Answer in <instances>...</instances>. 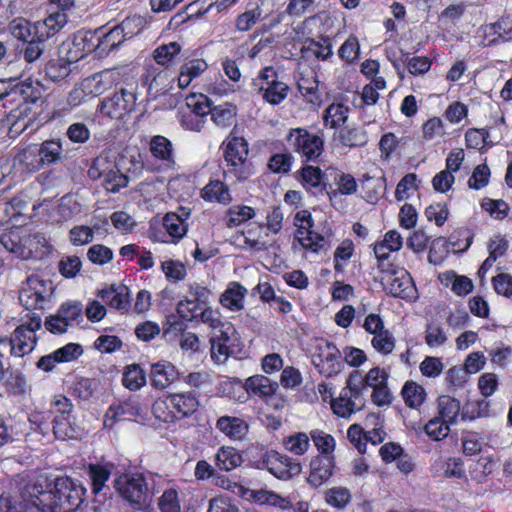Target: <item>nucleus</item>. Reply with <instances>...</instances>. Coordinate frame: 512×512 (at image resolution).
<instances>
[{"label": "nucleus", "instance_id": "0e129e2a", "mask_svg": "<svg viewBox=\"0 0 512 512\" xmlns=\"http://www.w3.org/2000/svg\"><path fill=\"white\" fill-rule=\"evenodd\" d=\"M481 207L487 211L491 217L497 220L504 219L510 210L509 205L501 199L493 200L485 198L481 203Z\"/></svg>", "mask_w": 512, "mask_h": 512}, {"label": "nucleus", "instance_id": "69168bd1", "mask_svg": "<svg viewBox=\"0 0 512 512\" xmlns=\"http://www.w3.org/2000/svg\"><path fill=\"white\" fill-rule=\"evenodd\" d=\"M71 72L70 62L63 59L49 62L46 66V76L53 82L65 79Z\"/></svg>", "mask_w": 512, "mask_h": 512}, {"label": "nucleus", "instance_id": "412c9836", "mask_svg": "<svg viewBox=\"0 0 512 512\" xmlns=\"http://www.w3.org/2000/svg\"><path fill=\"white\" fill-rule=\"evenodd\" d=\"M149 376L151 385L163 390L178 378V372L174 365L164 361L152 364Z\"/></svg>", "mask_w": 512, "mask_h": 512}, {"label": "nucleus", "instance_id": "9d476101", "mask_svg": "<svg viewBox=\"0 0 512 512\" xmlns=\"http://www.w3.org/2000/svg\"><path fill=\"white\" fill-rule=\"evenodd\" d=\"M260 465L276 478L282 480L290 479L301 472V465L297 460L280 454L275 450H270L263 454Z\"/></svg>", "mask_w": 512, "mask_h": 512}, {"label": "nucleus", "instance_id": "9b49d317", "mask_svg": "<svg viewBox=\"0 0 512 512\" xmlns=\"http://www.w3.org/2000/svg\"><path fill=\"white\" fill-rule=\"evenodd\" d=\"M49 283L38 276H29L19 292V301L27 309H42L49 296Z\"/></svg>", "mask_w": 512, "mask_h": 512}, {"label": "nucleus", "instance_id": "4468645a", "mask_svg": "<svg viewBox=\"0 0 512 512\" xmlns=\"http://www.w3.org/2000/svg\"><path fill=\"white\" fill-rule=\"evenodd\" d=\"M384 289L394 297L412 298L415 292L412 278L405 269H398L395 274L381 278Z\"/></svg>", "mask_w": 512, "mask_h": 512}, {"label": "nucleus", "instance_id": "3c124183", "mask_svg": "<svg viewBox=\"0 0 512 512\" xmlns=\"http://www.w3.org/2000/svg\"><path fill=\"white\" fill-rule=\"evenodd\" d=\"M115 166V163L110 161L108 156L99 155L93 160L88 169V176L92 180H98L103 178L109 171L115 168Z\"/></svg>", "mask_w": 512, "mask_h": 512}, {"label": "nucleus", "instance_id": "423d86ee", "mask_svg": "<svg viewBox=\"0 0 512 512\" xmlns=\"http://www.w3.org/2000/svg\"><path fill=\"white\" fill-rule=\"evenodd\" d=\"M289 147L305 157L306 160L318 158L324 149V141L321 136L312 134L304 128L291 129L286 137Z\"/></svg>", "mask_w": 512, "mask_h": 512}, {"label": "nucleus", "instance_id": "ea45409f", "mask_svg": "<svg viewBox=\"0 0 512 512\" xmlns=\"http://www.w3.org/2000/svg\"><path fill=\"white\" fill-rule=\"evenodd\" d=\"M87 473L92 483L93 493L98 494L106 487V482L110 478L111 470L107 466L90 464Z\"/></svg>", "mask_w": 512, "mask_h": 512}, {"label": "nucleus", "instance_id": "8fccbe9b", "mask_svg": "<svg viewBox=\"0 0 512 512\" xmlns=\"http://www.w3.org/2000/svg\"><path fill=\"white\" fill-rule=\"evenodd\" d=\"M181 51V45L178 42H170L160 45L154 51V60L157 64L166 66Z\"/></svg>", "mask_w": 512, "mask_h": 512}, {"label": "nucleus", "instance_id": "680f3d73", "mask_svg": "<svg viewBox=\"0 0 512 512\" xmlns=\"http://www.w3.org/2000/svg\"><path fill=\"white\" fill-rule=\"evenodd\" d=\"M87 258L95 265H105L113 259V251L102 244H94L88 249Z\"/></svg>", "mask_w": 512, "mask_h": 512}, {"label": "nucleus", "instance_id": "13d9d810", "mask_svg": "<svg viewBox=\"0 0 512 512\" xmlns=\"http://www.w3.org/2000/svg\"><path fill=\"white\" fill-rule=\"evenodd\" d=\"M161 269L166 278L173 282L182 281L187 275L185 265L177 260H166L162 262Z\"/></svg>", "mask_w": 512, "mask_h": 512}, {"label": "nucleus", "instance_id": "ddd939ff", "mask_svg": "<svg viewBox=\"0 0 512 512\" xmlns=\"http://www.w3.org/2000/svg\"><path fill=\"white\" fill-rule=\"evenodd\" d=\"M235 333L236 331L231 323H225L222 328L214 332V335L210 339L211 358L214 361L223 363L234 353Z\"/></svg>", "mask_w": 512, "mask_h": 512}, {"label": "nucleus", "instance_id": "20e7f679", "mask_svg": "<svg viewBox=\"0 0 512 512\" xmlns=\"http://www.w3.org/2000/svg\"><path fill=\"white\" fill-rule=\"evenodd\" d=\"M224 159L227 163L228 173L234 174L238 180L248 178L250 172L247 167L248 143L243 137L231 133L223 142Z\"/></svg>", "mask_w": 512, "mask_h": 512}, {"label": "nucleus", "instance_id": "6e6552de", "mask_svg": "<svg viewBox=\"0 0 512 512\" xmlns=\"http://www.w3.org/2000/svg\"><path fill=\"white\" fill-rule=\"evenodd\" d=\"M83 320V305L79 301L63 303L55 315L49 316L44 325L53 334L65 333L68 327Z\"/></svg>", "mask_w": 512, "mask_h": 512}, {"label": "nucleus", "instance_id": "de8ad7c7", "mask_svg": "<svg viewBox=\"0 0 512 512\" xmlns=\"http://www.w3.org/2000/svg\"><path fill=\"white\" fill-rule=\"evenodd\" d=\"M288 91L286 83L277 81L265 87L263 99L272 105H278L287 97Z\"/></svg>", "mask_w": 512, "mask_h": 512}, {"label": "nucleus", "instance_id": "58836bf2", "mask_svg": "<svg viewBox=\"0 0 512 512\" xmlns=\"http://www.w3.org/2000/svg\"><path fill=\"white\" fill-rule=\"evenodd\" d=\"M22 503L19 508L12 506L11 501L8 497L0 496V512H44L40 509L37 503H33L34 497H28L26 495V488L24 487L22 493Z\"/></svg>", "mask_w": 512, "mask_h": 512}, {"label": "nucleus", "instance_id": "bb28decb", "mask_svg": "<svg viewBox=\"0 0 512 512\" xmlns=\"http://www.w3.org/2000/svg\"><path fill=\"white\" fill-rule=\"evenodd\" d=\"M208 68L204 59H191L183 63L178 76V86L181 89L187 88L193 79L199 77Z\"/></svg>", "mask_w": 512, "mask_h": 512}, {"label": "nucleus", "instance_id": "c9c22d12", "mask_svg": "<svg viewBox=\"0 0 512 512\" xmlns=\"http://www.w3.org/2000/svg\"><path fill=\"white\" fill-rule=\"evenodd\" d=\"M439 417L449 424H454L460 413V402L448 395H442L438 398Z\"/></svg>", "mask_w": 512, "mask_h": 512}, {"label": "nucleus", "instance_id": "338daca9", "mask_svg": "<svg viewBox=\"0 0 512 512\" xmlns=\"http://www.w3.org/2000/svg\"><path fill=\"white\" fill-rule=\"evenodd\" d=\"M186 108V112L193 113L203 119L211 111V108L207 102V98L202 94L199 96L191 95L187 97Z\"/></svg>", "mask_w": 512, "mask_h": 512}, {"label": "nucleus", "instance_id": "e2e57ef3", "mask_svg": "<svg viewBox=\"0 0 512 512\" xmlns=\"http://www.w3.org/2000/svg\"><path fill=\"white\" fill-rule=\"evenodd\" d=\"M328 504L343 509L351 501V493L345 487H333L326 492Z\"/></svg>", "mask_w": 512, "mask_h": 512}, {"label": "nucleus", "instance_id": "7ed1b4c3", "mask_svg": "<svg viewBox=\"0 0 512 512\" xmlns=\"http://www.w3.org/2000/svg\"><path fill=\"white\" fill-rule=\"evenodd\" d=\"M1 243L6 250L23 260L42 259L52 248L45 235L39 232L21 234L18 231H11L1 238Z\"/></svg>", "mask_w": 512, "mask_h": 512}, {"label": "nucleus", "instance_id": "603ef678", "mask_svg": "<svg viewBox=\"0 0 512 512\" xmlns=\"http://www.w3.org/2000/svg\"><path fill=\"white\" fill-rule=\"evenodd\" d=\"M449 425V423L437 416L428 421L424 430L431 439L439 441L448 436L450 431Z\"/></svg>", "mask_w": 512, "mask_h": 512}, {"label": "nucleus", "instance_id": "a19ab883", "mask_svg": "<svg viewBox=\"0 0 512 512\" xmlns=\"http://www.w3.org/2000/svg\"><path fill=\"white\" fill-rule=\"evenodd\" d=\"M122 383L129 390L136 391L146 383L145 372L138 364L129 365L123 373Z\"/></svg>", "mask_w": 512, "mask_h": 512}, {"label": "nucleus", "instance_id": "5fc2aeb1", "mask_svg": "<svg viewBox=\"0 0 512 512\" xmlns=\"http://www.w3.org/2000/svg\"><path fill=\"white\" fill-rule=\"evenodd\" d=\"M202 308L200 304L185 297L177 303L176 312L182 320L192 322L198 320V314Z\"/></svg>", "mask_w": 512, "mask_h": 512}, {"label": "nucleus", "instance_id": "f8f14e48", "mask_svg": "<svg viewBox=\"0 0 512 512\" xmlns=\"http://www.w3.org/2000/svg\"><path fill=\"white\" fill-rule=\"evenodd\" d=\"M146 414V407L141 404L138 398H129L123 402L112 404L108 408L105 414L104 426L112 428L117 421L131 418L144 420Z\"/></svg>", "mask_w": 512, "mask_h": 512}, {"label": "nucleus", "instance_id": "2f4dec72", "mask_svg": "<svg viewBox=\"0 0 512 512\" xmlns=\"http://www.w3.org/2000/svg\"><path fill=\"white\" fill-rule=\"evenodd\" d=\"M46 48L47 40L37 35L33 30V36L30 40L22 44L20 52L27 63H33L41 58Z\"/></svg>", "mask_w": 512, "mask_h": 512}, {"label": "nucleus", "instance_id": "dca6fc26", "mask_svg": "<svg viewBox=\"0 0 512 512\" xmlns=\"http://www.w3.org/2000/svg\"><path fill=\"white\" fill-rule=\"evenodd\" d=\"M1 343L10 345L12 355L23 357L35 348L36 336L27 331L25 325H20L14 330L9 340H2Z\"/></svg>", "mask_w": 512, "mask_h": 512}, {"label": "nucleus", "instance_id": "a878e982", "mask_svg": "<svg viewBox=\"0 0 512 512\" xmlns=\"http://www.w3.org/2000/svg\"><path fill=\"white\" fill-rule=\"evenodd\" d=\"M244 495L247 499L253 500L260 505H270L281 510H287L292 507L288 498L282 497L273 491L265 489L247 490Z\"/></svg>", "mask_w": 512, "mask_h": 512}, {"label": "nucleus", "instance_id": "4d7b16f0", "mask_svg": "<svg viewBox=\"0 0 512 512\" xmlns=\"http://www.w3.org/2000/svg\"><path fill=\"white\" fill-rule=\"evenodd\" d=\"M371 345L377 352L387 355L390 354L395 347V338L388 329H385L373 336Z\"/></svg>", "mask_w": 512, "mask_h": 512}, {"label": "nucleus", "instance_id": "72a5a7b5", "mask_svg": "<svg viewBox=\"0 0 512 512\" xmlns=\"http://www.w3.org/2000/svg\"><path fill=\"white\" fill-rule=\"evenodd\" d=\"M301 52L307 56H314L318 60H327L332 56V43L330 38L324 37L320 41L309 39L302 47Z\"/></svg>", "mask_w": 512, "mask_h": 512}, {"label": "nucleus", "instance_id": "e433bc0d", "mask_svg": "<svg viewBox=\"0 0 512 512\" xmlns=\"http://www.w3.org/2000/svg\"><path fill=\"white\" fill-rule=\"evenodd\" d=\"M349 108L342 103L330 104L323 116L324 125L330 128H338L343 125L348 117Z\"/></svg>", "mask_w": 512, "mask_h": 512}, {"label": "nucleus", "instance_id": "2eb2a0df", "mask_svg": "<svg viewBox=\"0 0 512 512\" xmlns=\"http://www.w3.org/2000/svg\"><path fill=\"white\" fill-rule=\"evenodd\" d=\"M334 456H316L310 463V474L307 482L313 487H319L333 475Z\"/></svg>", "mask_w": 512, "mask_h": 512}, {"label": "nucleus", "instance_id": "7c9ffc66", "mask_svg": "<svg viewBox=\"0 0 512 512\" xmlns=\"http://www.w3.org/2000/svg\"><path fill=\"white\" fill-rule=\"evenodd\" d=\"M245 388L248 393L259 397H267L276 392L278 383L264 375H254L246 379Z\"/></svg>", "mask_w": 512, "mask_h": 512}, {"label": "nucleus", "instance_id": "052dcab7", "mask_svg": "<svg viewBox=\"0 0 512 512\" xmlns=\"http://www.w3.org/2000/svg\"><path fill=\"white\" fill-rule=\"evenodd\" d=\"M158 507L161 512H181L177 490L166 489L158 499Z\"/></svg>", "mask_w": 512, "mask_h": 512}, {"label": "nucleus", "instance_id": "c85d7f7f", "mask_svg": "<svg viewBox=\"0 0 512 512\" xmlns=\"http://www.w3.org/2000/svg\"><path fill=\"white\" fill-rule=\"evenodd\" d=\"M247 289L238 282H231L220 297V303L231 311H240L244 307Z\"/></svg>", "mask_w": 512, "mask_h": 512}, {"label": "nucleus", "instance_id": "f03ea898", "mask_svg": "<svg viewBox=\"0 0 512 512\" xmlns=\"http://www.w3.org/2000/svg\"><path fill=\"white\" fill-rule=\"evenodd\" d=\"M43 85L40 81L28 78L22 82L17 83L9 90V97H13V100L17 96L23 98V102L12 109L7 116V122L10 124V133L20 134L23 132L31 118L25 121L30 111L29 104H35L42 98Z\"/></svg>", "mask_w": 512, "mask_h": 512}, {"label": "nucleus", "instance_id": "b1692460", "mask_svg": "<svg viewBox=\"0 0 512 512\" xmlns=\"http://www.w3.org/2000/svg\"><path fill=\"white\" fill-rule=\"evenodd\" d=\"M37 147L42 167L58 164L65 158L61 139L45 140L41 144H37Z\"/></svg>", "mask_w": 512, "mask_h": 512}, {"label": "nucleus", "instance_id": "473e14b6", "mask_svg": "<svg viewBox=\"0 0 512 512\" xmlns=\"http://www.w3.org/2000/svg\"><path fill=\"white\" fill-rule=\"evenodd\" d=\"M201 196L208 201L228 204L231 201L229 188L219 180H210L202 189Z\"/></svg>", "mask_w": 512, "mask_h": 512}, {"label": "nucleus", "instance_id": "aec40b11", "mask_svg": "<svg viewBox=\"0 0 512 512\" xmlns=\"http://www.w3.org/2000/svg\"><path fill=\"white\" fill-rule=\"evenodd\" d=\"M67 21L66 13L57 11L51 13L44 20L35 22L33 24V30L37 35L48 41L67 24Z\"/></svg>", "mask_w": 512, "mask_h": 512}, {"label": "nucleus", "instance_id": "f257e3e1", "mask_svg": "<svg viewBox=\"0 0 512 512\" xmlns=\"http://www.w3.org/2000/svg\"><path fill=\"white\" fill-rule=\"evenodd\" d=\"M25 488L26 495L34 497L33 503H37L44 512H75L86 494V488L70 477H57L51 490H44L37 483H29Z\"/></svg>", "mask_w": 512, "mask_h": 512}, {"label": "nucleus", "instance_id": "864d4df0", "mask_svg": "<svg viewBox=\"0 0 512 512\" xmlns=\"http://www.w3.org/2000/svg\"><path fill=\"white\" fill-rule=\"evenodd\" d=\"M103 186L108 192L117 193L128 185V177L115 166L103 177Z\"/></svg>", "mask_w": 512, "mask_h": 512}, {"label": "nucleus", "instance_id": "39448f33", "mask_svg": "<svg viewBox=\"0 0 512 512\" xmlns=\"http://www.w3.org/2000/svg\"><path fill=\"white\" fill-rule=\"evenodd\" d=\"M114 488L121 497L138 508L150 501L146 479L140 473L121 474L114 480Z\"/></svg>", "mask_w": 512, "mask_h": 512}, {"label": "nucleus", "instance_id": "a18cd8bd", "mask_svg": "<svg viewBox=\"0 0 512 512\" xmlns=\"http://www.w3.org/2000/svg\"><path fill=\"white\" fill-rule=\"evenodd\" d=\"M125 40L120 28L116 25L99 39L98 48L101 52L109 53L119 47Z\"/></svg>", "mask_w": 512, "mask_h": 512}, {"label": "nucleus", "instance_id": "774afa93", "mask_svg": "<svg viewBox=\"0 0 512 512\" xmlns=\"http://www.w3.org/2000/svg\"><path fill=\"white\" fill-rule=\"evenodd\" d=\"M97 382L90 378H79L73 387V395L82 401H88L94 394Z\"/></svg>", "mask_w": 512, "mask_h": 512}, {"label": "nucleus", "instance_id": "f704fd0d", "mask_svg": "<svg viewBox=\"0 0 512 512\" xmlns=\"http://www.w3.org/2000/svg\"><path fill=\"white\" fill-rule=\"evenodd\" d=\"M216 466L220 470L231 471L242 463V456L233 447H221L215 456Z\"/></svg>", "mask_w": 512, "mask_h": 512}, {"label": "nucleus", "instance_id": "6ab92c4d", "mask_svg": "<svg viewBox=\"0 0 512 512\" xmlns=\"http://www.w3.org/2000/svg\"><path fill=\"white\" fill-rule=\"evenodd\" d=\"M216 428L232 440L245 438L249 431V424L242 418L224 415L217 419Z\"/></svg>", "mask_w": 512, "mask_h": 512}, {"label": "nucleus", "instance_id": "49530a36", "mask_svg": "<svg viewBox=\"0 0 512 512\" xmlns=\"http://www.w3.org/2000/svg\"><path fill=\"white\" fill-rule=\"evenodd\" d=\"M284 446L295 455H303L310 446V436L304 432L295 433L284 440Z\"/></svg>", "mask_w": 512, "mask_h": 512}, {"label": "nucleus", "instance_id": "4c0bfd02", "mask_svg": "<svg viewBox=\"0 0 512 512\" xmlns=\"http://www.w3.org/2000/svg\"><path fill=\"white\" fill-rule=\"evenodd\" d=\"M405 404L410 408H418L425 400V389L414 381H407L401 391Z\"/></svg>", "mask_w": 512, "mask_h": 512}, {"label": "nucleus", "instance_id": "37998d69", "mask_svg": "<svg viewBox=\"0 0 512 512\" xmlns=\"http://www.w3.org/2000/svg\"><path fill=\"white\" fill-rule=\"evenodd\" d=\"M163 226L167 233L174 239H181L187 232L185 220L176 213L170 212L163 218Z\"/></svg>", "mask_w": 512, "mask_h": 512}, {"label": "nucleus", "instance_id": "0eeeda50", "mask_svg": "<svg viewBox=\"0 0 512 512\" xmlns=\"http://www.w3.org/2000/svg\"><path fill=\"white\" fill-rule=\"evenodd\" d=\"M136 100L135 88H121L119 92L101 101L99 112L112 119H121L135 109Z\"/></svg>", "mask_w": 512, "mask_h": 512}, {"label": "nucleus", "instance_id": "5701e85b", "mask_svg": "<svg viewBox=\"0 0 512 512\" xmlns=\"http://www.w3.org/2000/svg\"><path fill=\"white\" fill-rule=\"evenodd\" d=\"M348 390H341L339 397L332 398L330 401L333 412L342 418H349L356 411H360L364 407L363 399H355L349 396Z\"/></svg>", "mask_w": 512, "mask_h": 512}, {"label": "nucleus", "instance_id": "bf43d9fd", "mask_svg": "<svg viewBox=\"0 0 512 512\" xmlns=\"http://www.w3.org/2000/svg\"><path fill=\"white\" fill-rule=\"evenodd\" d=\"M341 142L348 147L364 146L367 141V134L361 128L344 129L340 134Z\"/></svg>", "mask_w": 512, "mask_h": 512}, {"label": "nucleus", "instance_id": "79ce46f5", "mask_svg": "<svg viewBox=\"0 0 512 512\" xmlns=\"http://www.w3.org/2000/svg\"><path fill=\"white\" fill-rule=\"evenodd\" d=\"M310 439L313 441L317 450L321 453L320 456H333L332 453L335 449V439L332 435L314 429L310 431Z\"/></svg>", "mask_w": 512, "mask_h": 512}, {"label": "nucleus", "instance_id": "f3484780", "mask_svg": "<svg viewBox=\"0 0 512 512\" xmlns=\"http://www.w3.org/2000/svg\"><path fill=\"white\" fill-rule=\"evenodd\" d=\"M98 296L110 307L122 312H128L131 305L129 289L125 285H112L102 289L98 292Z\"/></svg>", "mask_w": 512, "mask_h": 512}, {"label": "nucleus", "instance_id": "6e6d98bb", "mask_svg": "<svg viewBox=\"0 0 512 512\" xmlns=\"http://www.w3.org/2000/svg\"><path fill=\"white\" fill-rule=\"evenodd\" d=\"M334 177L340 193L345 195L354 194L357 191V183L353 176L337 171L333 168L327 170Z\"/></svg>", "mask_w": 512, "mask_h": 512}, {"label": "nucleus", "instance_id": "4be33fe9", "mask_svg": "<svg viewBox=\"0 0 512 512\" xmlns=\"http://www.w3.org/2000/svg\"><path fill=\"white\" fill-rule=\"evenodd\" d=\"M149 150L153 157L160 160L166 168H173L176 164L172 142L162 135L153 136L150 140Z\"/></svg>", "mask_w": 512, "mask_h": 512}, {"label": "nucleus", "instance_id": "09e8293b", "mask_svg": "<svg viewBox=\"0 0 512 512\" xmlns=\"http://www.w3.org/2000/svg\"><path fill=\"white\" fill-rule=\"evenodd\" d=\"M152 413L158 419L165 423L176 422V413L170 406L169 395L164 399H157L152 405Z\"/></svg>", "mask_w": 512, "mask_h": 512}, {"label": "nucleus", "instance_id": "1a4fd4ad", "mask_svg": "<svg viewBox=\"0 0 512 512\" xmlns=\"http://www.w3.org/2000/svg\"><path fill=\"white\" fill-rule=\"evenodd\" d=\"M340 358L341 353L333 343L321 341L317 345V352L312 356V363L322 376L331 378L342 369Z\"/></svg>", "mask_w": 512, "mask_h": 512}, {"label": "nucleus", "instance_id": "393cba45", "mask_svg": "<svg viewBox=\"0 0 512 512\" xmlns=\"http://www.w3.org/2000/svg\"><path fill=\"white\" fill-rule=\"evenodd\" d=\"M299 174L300 181L308 192L315 196L323 193L326 183L320 168L308 165L303 167Z\"/></svg>", "mask_w": 512, "mask_h": 512}, {"label": "nucleus", "instance_id": "cd10ccee", "mask_svg": "<svg viewBox=\"0 0 512 512\" xmlns=\"http://www.w3.org/2000/svg\"><path fill=\"white\" fill-rule=\"evenodd\" d=\"M52 423L53 433L57 439H78L83 434V431L73 423L71 415L59 414L54 417Z\"/></svg>", "mask_w": 512, "mask_h": 512}, {"label": "nucleus", "instance_id": "c756f323", "mask_svg": "<svg viewBox=\"0 0 512 512\" xmlns=\"http://www.w3.org/2000/svg\"><path fill=\"white\" fill-rule=\"evenodd\" d=\"M39 157L37 144H31L20 150L14 161L23 171L36 172L43 168Z\"/></svg>", "mask_w": 512, "mask_h": 512}, {"label": "nucleus", "instance_id": "c03bdc74", "mask_svg": "<svg viewBox=\"0 0 512 512\" xmlns=\"http://www.w3.org/2000/svg\"><path fill=\"white\" fill-rule=\"evenodd\" d=\"M213 122L221 127L226 128L230 126L236 116L235 107L230 104L218 105L211 108L209 113Z\"/></svg>", "mask_w": 512, "mask_h": 512}, {"label": "nucleus", "instance_id": "a211bd4d", "mask_svg": "<svg viewBox=\"0 0 512 512\" xmlns=\"http://www.w3.org/2000/svg\"><path fill=\"white\" fill-rule=\"evenodd\" d=\"M170 406L176 413V421L194 414L200 405L196 395L192 392L169 394Z\"/></svg>", "mask_w": 512, "mask_h": 512}]
</instances>
